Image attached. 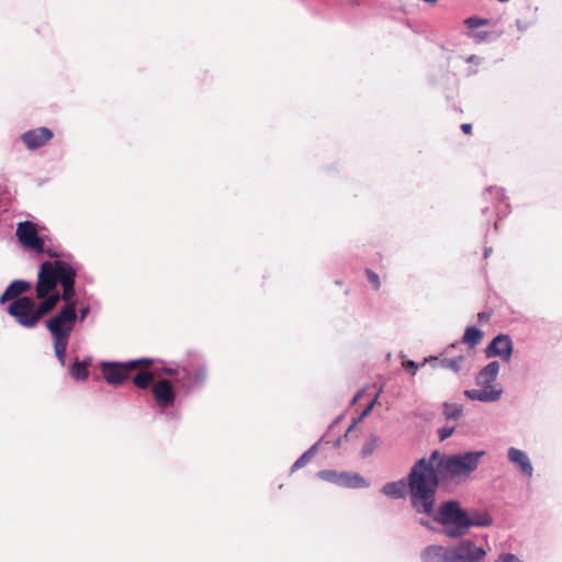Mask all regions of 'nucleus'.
<instances>
[{
  "label": "nucleus",
  "instance_id": "nucleus-7",
  "mask_svg": "<svg viewBox=\"0 0 562 562\" xmlns=\"http://www.w3.org/2000/svg\"><path fill=\"white\" fill-rule=\"evenodd\" d=\"M153 362V358L143 357L127 361H101L99 368L108 384L119 386L128 381L131 372L140 364H150Z\"/></svg>",
  "mask_w": 562,
  "mask_h": 562
},
{
  "label": "nucleus",
  "instance_id": "nucleus-40",
  "mask_svg": "<svg viewBox=\"0 0 562 562\" xmlns=\"http://www.w3.org/2000/svg\"><path fill=\"white\" fill-rule=\"evenodd\" d=\"M362 394L363 390L358 391L351 400V405L356 404L362 397Z\"/></svg>",
  "mask_w": 562,
  "mask_h": 562
},
{
  "label": "nucleus",
  "instance_id": "nucleus-8",
  "mask_svg": "<svg viewBox=\"0 0 562 562\" xmlns=\"http://www.w3.org/2000/svg\"><path fill=\"white\" fill-rule=\"evenodd\" d=\"M207 379V366L205 361H191L181 367V374L176 383L181 393L188 395L196 389H201Z\"/></svg>",
  "mask_w": 562,
  "mask_h": 562
},
{
  "label": "nucleus",
  "instance_id": "nucleus-6",
  "mask_svg": "<svg viewBox=\"0 0 562 562\" xmlns=\"http://www.w3.org/2000/svg\"><path fill=\"white\" fill-rule=\"evenodd\" d=\"M43 227L32 221H23L16 224L15 237L22 248L36 254H45L54 260H60V255L54 249L46 248V236L40 234Z\"/></svg>",
  "mask_w": 562,
  "mask_h": 562
},
{
  "label": "nucleus",
  "instance_id": "nucleus-39",
  "mask_svg": "<svg viewBox=\"0 0 562 562\" xmlns=\"http://www.w3.org/2000/svg\"><path fill=\"white\" fill-rule=\"evenodd\" d=\"M461 131L464 134H470L472 131V125L470 123H463V124H461Z\"/></svg>",
  "mask_w": 562,
  "mask_h": 562
},
{
  "label": "nucleus",
  "instance_id": "nucleus-17",
  "mask_svg": "<svg viewBox=\"0 0 562 562\" xmlns=\"http://www.w3.org/2000/svg\"><path fill=\"white\" fill-rule=\"evenodd\" d=\"M406 487L408 488L407 481L398 480L390 482L383 485L381 492L392 498H404L406 494Z\"/></svg>",
  "mask_w": 562,
  "mask_h": 562
},
{
  "label": "nucleus",
  "instance_id": "nucleus-19",
  "mask_svg": "<svg viewBox=\"0 0 562 562\" xmlns=\"http://www.w3.org/2000/svg\"><path fill=\"white\" fill-rule=\"evenodd\" d=\"M132 382L136 387L146 390L155 383L154 374L148 370H140L134 375Z\"/></svg>",
  "mask_w": 562,
  "mask_h": 562
},
{
  "label": "nucleus",
  "instance_id": "nucleus-22",
  "mask_svg": "<svg viewBox=\"0 0 562 562\" xmlns=\"http://www.w3.org/2000/svg\"><path fill=\"white\" fill-rule=\"evenodd\" d=\"M443 416L447 420H457L463 414V406L461 404H451L445 402L442 404Z\"/></svg>",
  "mask_w": 562,
  "mask_h": 562
},
{
  "label": "nucleus",
  "instance_id": "nucleus-33",
  "mask_svg": "<svg viewBox=\"0 0 562 562\" xmlns=\"http://www.w3.org/2000/svg\"><path fill=\"white\" fill-rule=\"evenodd\" d=\"M496 562H521V561L513 553H502L498 555Z\"/></svg>",
  "mask_w": 562,
  "mask_h": 562
},
{
  "label": "nucleus",
  "instance_id": "nucleus-13",
  "mask_svg": "<svg viewBox=\"0 0 562 562\" xmlns=\"http://www.w3.org/2000/svg\"><path fill=\"white\" fill-rule=\"evenodd\" d=\"M54 133L48 127H38L24 132L21 135V139L29 149H37L42 147L46 142L52 139Z\"/></svg>",
  "mask_w": 562,
  "mask_h": 562
},
{
  "label": "nucleus",
  "instance_id": "nucleus-21",
  "mask_svg": "<svg viewBox=\"0 0 562 562\" xmlns=\"http://www.w3.org/2000/svg\"><path fill=\"white\" fill-rule=\"evenodd\" d=\"M70 376L75 381H85L89 376V370L80 363V359L76 357L69 367Z\"/></svg>",
  "mask_w": 562,
  "mask_h": 562
},
{
  "label": "nucleus",
  "instance_id": "nucleus-14",
  "mask_svg": "<svg viewBox=\"0 0 562 562\" xmlns=\"http://www.w3.org/2000/svg\"><path fill=\"white\" fill-rule=\"evenodd\" d=\"M423 562H452L451 546L430 544L420 552Z\"/></svg>",
  "mask_w": 562,
  "mask_h": 562
},
{
  "label": "nucleus",
  "instance_id": "nucleus-45",
  "mask_svg": "<svg viewBox=\"0 0 562 562\" xmlns=\"http://www.w3.org/2000/svg\"><path fill=\"white\" fill-rule=\"evenodd\" d=\"M342 416H338L333 423L331 425L329 426V428H333L334 426H336L340 420H341Z\"/></svg>",
  "mask_w": 562,
  "mask_h": 562
},
{
  "label": "nucleus",
  "instance_id": "nucleus-42",
  "mask_svg": "<svg viewBox=\"0 0 562 562\" xmlns=\"http://www.w3.org/2000/svg\"><path fill=\"white\" fill-rule=\"evenodd\" d=\"M344 438H345V436L344 437H338L337 439H335L334 442H333V446L335 448H339L341 446V442H342Z\"/></svg>",
  "mask_w": 562,
  "mask_h": 562
},
{
  "label": "nucleus",
  "instance_id": "nucleus-36",
  "mask_svg": "<svg viewBox=\"0 0 562 562\" xmlns=\"http://www.w3.org/2000/svg\"><path fill=\"white\" fill-rule=\"evenodd\" d=\"M475 37L479 41H485V40H487L490 37V33L486 32V31H481V32L475 33Z\"/></svg>",
  "mask_w": 562,
  "mask_h": 562
},
{
  "label": "nucleus",
  "instance_id": "nucleus-16",
  "mask_svg": "<svg viewBox=\"0 0 562 562\" xmlns=\"http://www.w3.org/2000/svg\"><path fill=\"white\" fill-rule=\"evenodd\" d=\"M507 458L509 462L519 468L522 474L527 475L528 477L532 476L533 467L528 454L525 451L512 447L507 451Z\"/></svg>",
  "mask_w": 562,
  "mask_h": 562
},
{
  "label": "nucleus",
  "instance_id": "nucleus-44",
  "mask_svg": "<svg viewBox=\"0 0 562 562\" xmlns=\"http://www.w3.org/2000/svg\"><path fill=\"white\" fill-rule=\"evenodd\" d=\"M492 254V248L491 247H485L484 248V258H488L490 255Z\"/></svg>",
  "mask_w": 562,
  "mask_h": 562
},
{
  "label": "nucleus",
  "instance_id": "nucleus-38",
  "mask_svg": "<svg viewBox=\"0 0 562 562\" xmlns=\"http://www.w3.org/2000/svg\"><path fill=\"white\" fill-rule=\"evenodd\" d=\"M361 420H358V417L353 419L352 424L348 427L346 434H345V438H348V435L356 428V426L360 423Z\"/></svg>",
  "mask_w": 562,
  "mask_h": 562
},
{
  "label": "nucleus",
  "instance_id": "nucleus-18",
  "mask_svg": "<svg viewBox=\"0 0 562 562\" xmlns=\"http://www.w3.org/2000/svg\"><path fill=\"white\" fill-rule=\"evenodd\" d=\"M483 331L475 326H469L465 328L462 342L467 344L470 348L477 346L483 338Z\"/></svg>",
  "mask_w": 562,
  "mask_h": 562
},
{
  "label": "nucleus",
  "instance_id": "nucleus-35",
  "mask_svg": "<svg viewBox=\"0 0 562 562\" xmlns=\"http://www.w3.org/2000/svg\"><path fill=\"white\" fill-rule=\"evenodd\" d=\"M439 361H440V359L438 357H434V356L425 359V362L430 363L432 366V368L439 367Z\"/></svg>",
  "mask_w": 562,
  "mask_h": 562
},
{
  "label": "nucleus",
  "instance_id": "nucleus-1",
  "mask_svg": "<svg viewBox=\"0 0 562 562\" xmlns=\"http://www.w3.org/2000/svg\"><path fill=\"white\" fill-rule=\"evenodd\" d=\"M485 454V450L458 453L434 450L428 458L418 459L407 474L412 509L418 515L434 513L439 486L465 483L477 470Z\"/></svg>",
  "mask_w": 562,
  "mask_h": 562
},
{
  "label": "nucleus",
  "instance_id": "nucleus-31",
  "mask_svg": "<svg viewBox=\"0 0 562 562\" xmlns=\"http://www.w3.org/2000/svg\"><path fill=\"white\" fill-rule=\"evenodd\" d=\"M379 397V393L372 398V401L366 406V408L362 411V413L358 416V420H362L364 417H367L373 409L376 401Z\"/></svg>",
  "mask_w": 562,
  "mask_h": 562
},
{
  "label": "nucleus",
  "instance_id": "nucleus-32",
  "mask_svg": "<svg viewBox=\"0 0 562 562\" xmlns=\"http://www.w3.org/2000/svg\"><path fill=\"white\" fill-rule=\"evenodd\" d=\"M418 363H416L413 360H405L403 361V368L409 372L412 375H415L418 370Z\"/></svg>",
  "mask_w": 562,
  "mask_h": 562
},
{
  "label": "nucleus",
  "instance_id": "nucleus-11",
  "mask_svg": "<svg viewBox=\"0 0 562 562\" xmlns=\"http://www.w3.org/2000/svg\"><path fill=\"white\" fill-rule=\"evenodd\" d=\"M150 393L155 404L162 411L172 407L178 396L175 386L166 379L156 381L150 387Z\"/></svg>",
  "mask_w": 562,
  "mask_h": 562
},
{
  "label": "nucleus",
  "instance_id": "nucleus-37",
  "mask_svg": "<svg viewBox=\"0 0 562 562\" xmlns=\"http://www.w3.org/2000/svg\"><path fill=\"white\" fill-rule=\"evenodd\" d=\"M80 363L82 366H85L86 369L89 370V367L92 366V357H90V356L85 357L82 360H80Z\"/></svg>",
  "mask_w": 562,
  "mask_h": 562
},
{
  "label": "nucleus",
  "instance_id": "nucleus-29",
  "mask_svg": "<svg viewBox=\"0 0 562 562\" xmlns=\"http://www.w3.org/2000/svg\"><path fill=\"white\" fill-rule=\"evenodd\" d=\"M160 372L164 373V374H167L169 376H172L176 380L181 374V367L172 368V367H169V366H164L161 368Z\"/></svg>",
  "mask_w": 562,
  "mask_h": 562
},
{
  "label": "nucleus",
  "instance_id": "nucleus-28",
  "mask_svg": "<svg viewBox=\"0 0 562 562\" xmlns=\"http://www.w3.org/2000/svg\"><path fill=\"white\" fill-rule=\"evenodd\" d=\"M366 274H367V278H368L369 282L373 285V288L375 290H379L380 286H381V282H380L379 276L374 271H372L370 269L366 270Z\"/></svg>",
  "mask_w": 562,
  "mask_h": 562
},
{
  "label": "nucleus",
  "instance_id": "nucleus-43",
  "mask_svg": "<svg viewBox=\"0 0 562 562\" xmlns=\"http://www.w3.org/2000/svg\"><path fill=\"white\" fill-rule=\"evenodd\" d=\"M516 25H517L518 30H520V31H525L527 29V26L525 24H522V22L520 20L516 21Z\"/></svg>",
  "mask_w": 562,
  "mask_h": 562
},
{
  "label": "nucleus",
  "instance_id": "nucleus-12",
  "mask_svg": "<svg viewBox=\"0 0 562 562\" xmlns=\"http://www.w3.org/2000/svg\"><path fill=\"white\" fill-rule=\"evenodd\" d=\"M514 342L509 335L497 334L486 346L485 356L487 358H501L508 362L513 356Z\"/></svg>",
  "mask_w": 562,
  "mask_h": 562
},
{
  "label": "nucleus",
  "instance_id": "nucleus-25",
  "mask_svg": "<svg viewBox=\"0 0 562 562\" xmlns=\"http://www.w3.org/2000/svg\"><path fill=\"white\" fill-rule=\"evenodd\" d=\"M464 22L469 29H477L480 26L488 25L491 21L479 16H470Z\"/></svg>",
  "mask_w": 562,
  "mask_h": 562
},
{
  "label": "nucleus",
  "instance_id": "nucleus-20",
  "mask_svg": "<svg viewBox=\"0 0 562 562\" xmlns=\"http://www.w3.org/2000/svg\"><path fill=\"white\" fill-rule=\"evenodd\" d=\"M319 441L311 446L291 467V473L302 469L305 467L312 458L316 454L318 449Z\"/></svg>",
  "mask_w": 562,
  "mask_h": 562
},
{
  "label": "nucleus",
  "instance_id": "nucleus-9",
  "mask_svg": "<svg viewBox=\"0 0 562 562\" xmlns=\"http://www.w3.org/2000/svg\"><path fill=\"white\" fill-rule=\"evenodd\" d=\"M459 542L451 546L452 562H481L486 557V550L477 546L472 539L459 538Z\"/></svg>",
  "mask_w": 562,
  "mask_h": 562
},
{
  "label": "nucleus",
  "instance_id": "nucleus-4",
  "mask_svg": "<svg viewBox=\"0 0 562 562\" xmlns=\"http://www.w3.org/2000/svg\"><path fill=\"white\" fill-rule=\"evenodd\" d=\"M76 324L77 303L64 304L54 316L45 321V327L53 338L55 356L63 367L66 366V351Z\"/></svg>",
  "mask_w": 562,
  "mask_h": 562
},
{
  "label": "nucleus",
  "instance_id": "nucleus-10",
  "mask_svg": "<svg viewBox=\"0 0 562 562\" xmlns=\"http://www.w3.org/2000/svg\"><path fill=\"white\" fill-rule=\"evenodd\" d=\"M316 476L323 481L333 483L340 487L347 488H366L369 483L359 473H351L347 471L337 472L335 470H321Z\"/></svg>",
  "mask_w": 562,
  "mask_h": 562
},
{
  "label": "nucleus",
  "instance_id": "nucleus-27",
  "mask_svg": "<svg viewBox=\"0 0 562 562\" xmlns=\"http://www.w3.org/2000/svg\"><path fill=\"white\" fill-rule=\"evenodd\" d=\"M456 430V427L454 426H443L441 428L438 429V437H439V440L440 441H443L446 439H448L449 437L452 436V434Z\"/></svg>",
  "mask_w": 562,
  "mask_h": 562
},
{
  "label": "nucleus",
  "instance_id": "nucleus-23",
  "mask_svg": "<svg viewBox=\"0 0 562 562\" xmlns=\"http://www.w3.org/2000/svg\"><path fill=\"white\" fill-rule=\"evenodd\" d=\"M464 356L460 355L456 358H442L439 361V367L443 369H448L453 371L454 373H459L461 370V363L464 361Z\"/></svg>",
  "mask_w": 562,
  "mask_h": 562
},
{
  "label": "nucleus",
  "instance_id": "nucleus-41",
  "mask_svg": "<svg viewBox=\"0 0 562 562\" xmlns=\"http://www.w3.org/2000/svg\"><path fill=\"white\" fill-rule=\"evenodd\" d=\"M480 60H481V58H480L479 56H476V55H471V56L467 59V61H468V63H471V64H479V63H480Z\"/></svg>",
  "mask_w": 562,
  "mask_h": 562
},
{
  "label": "nucleus",
  "instance_id": "nucleus-3",
  "mask_svg": "<svg viewBox=\"0 0 562 562\" xmlns=\"http://www.w3.org/2000/svg\"><path fill=\"white\" fill-rule=\"evenodd\" d=\"M424 515L431 520L420 518V526L450 539L465 537L472 527H490L493 524V518L487 512H469L453 498L440 502L434 513Z\"/></svg>",
  "mask_w": 562,
  "mask_h": 562
},
{
  "label": "nucleus",
  "instance_id": "nucleus-34",
  "mask_svg": "<svg viewBox=\"0 0 562 562\" xmlns=\"http://www.w3.org/2000/svg\"><path fill=\"white\" fill-rule=\"evenodd\" d=\"M490 317H491V314H490V313H487V312H480V313L477 314V321H479V323H481V324L487 323V322H488V319H490Z\"/></svg>",
  "mask_w": 562,
  "mask_h": 562
},
{
  "label": "nucleus",
  "instance_id": "nucleus-26",
  "mask_svg": "<svg viewBox=\"0 0 562 562\" xmlns=\"http://www.w3.org/2000/svg\"><path fill=\"white\" fill-rule=\"evenodd\" d=\"M484 196L495 198L497 201H502L504 199V190L499 187H490L484 191Z\"/></svg>",
  "mask_w": 562,
  "mask_h": 562
},
{
  "label": "nucleus",
  "instance_id": "nucleus-30",
  "mask_svg": "<svg viewBox=\"0 0 562 562\" xmlns=\"http://www.w3.org/2000/svg\"><path fill=\"white\" fill-rule=\"evenodd\" d=\"M74 299L78 302L76 295ZM90 312L91 307L89 305L82 306L79 312L77 311V323H82L89 316Z\"/></svg>",
  "mask_w": 562,
  "mask_h": 562
},
{
  "label": "nucleus",
  "instance_id": "nucleus-5",
  "mask_svg": "<svg viewBox=\"0 0 562 562\" xmlns=\"http://www.w3.org/2000/svg\"><path fill=\"white\" fill-rule=\"evenodd\" d=\"M499 362L491 361L483 367L475 376V384L481 389H471L464 391V396L471 401L482 403H493L502 397L503 389L499 385H493L499 372Z\"/></svg>",
  "mask_w": 562,
  "mask_h": 562
},
{
  "label": "nucleus",
  "instance_id": "nucleus-15",
  "mask_svg": "<svg viewBox=\"0 0 562 562\" xmlns=\"http://www.w3.org/2000/svg\"><path fill=\"white\" fill-rule=\"evenodd\" d=\"M31 288L32 283L26 280L15 279L11 281L0 295V304L3 305L7 302L11 303L12 301L22 297V294L30 291Z\"/></svg>",
  "mask_w": 562,
  "mask_h": 562
},
{
  "label": "nucleus",
  "instance_id": "nucleus-24",
  "mask_svg": "<svg viewBox=\"0 0 562 562\" xmlns=\"http://www.w3.org/2000/svg\"><path fill=\"white\" fill-rule=\"evenodd\" d=\"M379 441H380L379 437L371 434L369 436L368 440L363 443V446L361 448V452H360L361 457L363 459L370 457L374 452L375 448L378 447Z\"/></svg>",
  "mask_w": 562,
  "mask_h": 562
},
{
  "label": "nucleus",
  "instance_id": "nucleus-2",
  "mask_svg": "<svg viewBox=\"0 0 562 562\" xmlns=\"http://www.w3.org/2000/svg\"><path fill=\"white\" fill-rule=\"evenodd\" d=\"M79 271L78 263L66 260L43 261L37 271L35 283V297L22 296L7 306V312L24 328H34L38 322L50 314L59 302L64 304L77 303L76 278Z\"/></svg>",
  "mask_w": 562,
  "mask_h": 562
}]
</instances>
